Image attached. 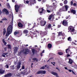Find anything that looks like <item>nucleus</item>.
<instances>
[{"label":"nucleus","instance_id":"f257e3e1","mask_svg":"<svg viewBox=\"0 0 77 77\" xmlns=\"http://www.w3.org/2000/svg\"><path fill=\"white\" fill-rule=\"evenodd\" d=\"M13 29V26L11 25H9V26L7 28V30L6 36H8L12 31V29Z\"/></svg>","mask_w":77,"mask_h":77},{"label":"nucleus","instance_id":"f03ea898","mask_svg":"<svg viewBox=\"0 0 77 77\" xmlns=\"http://www.w3.org/2000/svg\"><path fill=\"white\" fill-rule=\"evenodd\" d=\"M2 14L4 15L5 14H6V15H8L9 14V12L7 9H4L2 10Z\"/></svg>","mask_w":77,"mask_h":77},{"label":"nucleus","instance_id":"7ed1b4c3","mask_svg":"<svg viewBox=\"0 0 77 77\" xmlns=\"http://www.w3.org/2000/svg\"><path fill=\"white\" fill-rule=\"evenodd\" d=\"M23 52L24 54H28L29 53V50L28 49H24L23 50Z\"/></svg>","mask_w":77,"mask_h":77},{"label":"nucleus","instance_id":"20e7f679","mask_svg":"<svg viewBox=\"0 0 77 77\" xmlns=\"http://www.w3.org/2000/svg\"><path fill=\"white\" fill-rule=\"evenodd\" d=\"M68 29L71 32H74V29L72 28V26H70L69 27Z\"/></svg>","mask_w":77,"mask_h":77},{"label":"nucleus","instance_id":"39448f33","mask_svg":"<svg viewBox=\"0 0 77 77\" xmlns=\"http://www.w3.org/2000/svg\"><path fill=\"white\" fill-rule=\"evenodd\" d=\"M20 7V6H19L18 5H16L15 6V10L16 12H18V9H19Z\"/></svg>","mask_w":77,"mask_h":77},{"label":"nucleus","instance_id":"423d86ee","mask_svg":"<svg viewBox=\"0 0 77 77\" xmlns=\"http://www.w3.org/2000/svg\"><path fill=\"white\" fill-rule=\"evenodd\" d=\"M20 67H21V63L19 62L17 63L16 69H17V70H18V69H20Z\"/></svg>","mask_w":77,"mask_h":77},{"label":"nucleus","instance_id":"0eeeda50","mask_svg":"<svg viewBox=\"0 0 77 77\" xmlns=\"http://www.w3.org/2000/svg\"><path fill=\"white\" fill-rule=\"evenodd\" d=\"M63 26H67V25H68V23H67V22H66L65 20H64L63 21Z\"/></svg>","mask_w":77,"mask_h":77},{"label":"nucleus","instance_id":"6e6552de","mask_svg":"<svg viewBox=\"0 0 77 77\" xmlns=\"http://www.w3.org/2000/svg\"><path fill=\"white\" fill-rule=\"evenodd\" d=\"M46 24V22L45 21H41V26H44Z\"/></svg>","mask_w":77,"mask_h":77},{"label":"nucleus","instance_id":"1a4fd4ad","mask_svg":"<svg viewBox=\"0 0 77 77\" xmlns=\"http://www.w3.org/2000/svg\"><path fill=\"white\" fill-rule=\"evenodd\" d=\"M18 48L17 47H15L14 48V53H17V51H18Z\"/></svg>","mask_w":77,"mask_h":77},{"label":"nucleus","instance_id":"9d476101","mask_svg":"<svg viewBox=\"0 0 77 77\" xmlns=\"http://www.w3.org/2000/svg\"><path fill=\"white\" fill-rule=\"evenodd\" d=\"M38 11L40 14H42V12L44 11V9L42 8H40Z\"/></svg>","mask_w":77,"mask_h":77},{"label":"nucleus","instance_id":"9b49d317","mask_svg":"<svg viewBox=\"0 0 77 77\" xmlns=\"http://www.w3.org/2000/svg\"><path fill=\"white\" fill-rule=\"evenodd\" d=\"M54 18V16L52 14H51L48 17V19L49 20H50L51 18Z\"/></svg>","mask_w":77,"mask_h":77},{"label":"nucleus","instance_id":"f8f14e48","mask_svg":"<svg viewBox=\"0 0 77 77\" xmlns=\"http://www.w3.org/2000/svg\"><path fill=\"white\" fill-rule=\"evenodd\" d=\"M12 74L11 73H8V74L5 75V77H11V76H12Z\"/></svg>","mask_w":77,"mask_h":77},{"label":"nucleus","instance_id":"ddd939ff","mask_svg":"<svg viewBox=\"0 0 77 77\" xmlns=\"http://www.w3.org/2000/svg\"><path fill=\"white\" fill-rule=\"evenodd\" d=\"M5 73V70L0 69V74H4Z\"/></svg>","mask_w":77,"mask_h":77},{"label":"nucleus","instance_id":"4468645a","mask_svg":"<svg viewBox=\"0 0 77 77\" xmlns=\"http://www.w3.org/2000/svg\"><path fill=\"white\" fill-rule=\"evenodd\" d=\"M70 11L71 12H72V13H73V14H75V10H70Z\"/></svg>","mask_w":77,"mask_h":77},{"label":"nucleus","instance_id":"2eb2a0df","mask_svg":"<svg viewBox=\"0 0 77 77\" xmlns=\"http://www.w3.org/2000/svg\"><path fill=\"white\" fill-rule=\"evenodd\" d=\"M51 44H49L48 45V47L49 49H50V48H51Z\"/></svg>","mask_w":77,"mask_h":77},{"label":"nucleus","instance_id":"dca6fc26","mask_svg":"<svg viewBox=\"0 0 77 77\" xmlns=\"http://www.w3.org/2000/svg\"><path fill=\"white\" fill-rule=\"evenodd\" d=\"M51 74H53V75H58L57 73L53 72H51Z\"/></svg>","mask_w":77,"mask_h":77},{"label":"nucleus","instance_id":"f3484780","mask_svg":"<svg viewBox=\"0 0 77 77\" xmlns=\"http://www.w3.org/2000/svg\"><path fill=\"white\" fill-rule=\"evenodd\" d=\"M18 26L20 27H23V25L21 23H19L18 24Z\"/></svg>","mask_w":77,"mask_h":77},{"label":"nucleus","instance_id":"a211bd4d","mask_svg":"<svg viewBox=\"0 0 77 77\" xmlns=\"http://www.w3.org/2000/svg\"><path fill=\"white\" fill-rule=\"evenodd\" d=\"M46 73V72L45 71L41 70V74H45Z\"/></svg>","mask_w":77,"mask_h":77},{"label":"nucleus","instance_id":"6ab92c4d","mask_svg":"<svg viewBox=\"0 0 77 77\" xmlns=\"http://www.w3.org/2000/svg\"><path fill=\"white\" fill-rule=\"evenodd\" d=\"M32 51L33 54H35V53L36 52V51L35 49H32Z\"/></svg>","mask_w":77,"mask_h":77},{"label":"nucleus","instance_id":"aec40b11","mask_svg":"<svg viewBox=\"0 0 77 77\" xmlns=\"http://www.w3.org/2000/svg\"><path fill=\"white\" fill-rule=\"evenodd\" d=\"M69 63L70 64H72V60L71 59H69Z\"/></svg>","mask_w":77,"mask_h":77},{"label":"nucleus","instance_id":"412c9836","mask_svg":"<svg viewBox=\"0 0 77 77\" xmlns=\"http://www.w3.org/2000/svg\"><path fill=\"white\" fill-rule=\"evenodd\" d=\"M32 60L35 61V60L36 61V62H38V59L36 58H34L32 59Z\"/></svg>","mask_w":77,"mask_h":77},{"label":"nucleus","instance_id":"4be33fe9","mask_svg":"<svg viewBox=\"0 0 77 77\" xmlns=\"http://www.w3.org/2000/svg\"><path fill=\"white\" fill-rule=\"evenodd\" d=\"M6 29H4V31L3 32V35H5L6 34Z\"/></svg>","mask_w":77,"mask_h":77},{"label":"nucleus","instance_id":"5701e85b","mask_svg":"<svg viewBox=\"0 0 77 77\" xmlns=\"http://www.w3.org/2000/svg\"><path fill=\"white\" fill-rule=\"evenodd\" d=\"M23 32L25 34L26 33H28V31L27 30H24L23 31Z\"/></svg>","mask_w":77,"mask_h":77},{"label":"nucleus","instance_id":"b1692460","mask_svg":"<svg viewBox=\"0 0 77 77\" xmlns=\"http://www.w3.org/2000/svg\"><path fill=\"white\" fill-rule=\"evenodd\" d=\"M36 74H41V70L37 72Z\"/></svg>","mask_w":77,"mask_h":77},{"label":"nucleus","instance_id":"393cba45","mask_svg":"<svg viewBox=\"0 0 77 77\" xmlns=\"http://www.w3.org/2000/svg\"><path fill=\"white\" fill-rule=\"evenodd\" d=\"M7 8H10V5H9V3H7Z\"/></svg>","mask_w":77,"mask_h":77},{"label":"nucleus","instance_id":"a878e982","mask_svg":"<svg viewBox=\"0 0 77 77\" xmlns=\"http://www.w3.org/2000/svg\"><path fill=\"white\" fill-rule=\"evenodd\" d=\"M68 40L69 41H71V38L70 37H69L68 38Z\"/></svg>","mask_w":77,"mask_h":77},{"label":"nucleus","instance_id":"bb28decb","mask_svg":"<svg viewBox=\"0 0 77 77\" xmlns=\"http://www.w3.org/2000/svg\"><path fill=\"white\" fill-rule=\"evenodd\" d=\"M50 60H53V58L51 57L48 60V61H47V62H49V61H50Z\"/></svg>","mask_w":77,"mask_h":77},{"label":"nucleus","instance_id":"cd10ccee","mask_svg":"<svg viewBox=\"0 0 77 77\" xmlns=\"http://www.w3.org/2000/svg\"><path fill=\"white\" fill-rule=\"evenodd\" d=\"M67 1L66 0L64 1V3L65 5H66V4H67Z\"/></svg>","mask_w":77,"mask_h":77},{"label":"nucleus","instance_id":"c85d7f7f","mask_svg":"<svg viewBox=\"0 0 77 77\" xmlns=\"http://www.w3.org/2000/svg\"><path fill=\"white\" fill-rule=\"evenodd\" d=\"M3 42L4 44V45H6V44H7V43L6 42H5V41L3 40Z\"/></svg>","mask_w":77,"mask_h":77},{"label":"nucleus","instance_id":"c756f323","mask_svg":"<svg viewBox=\"0 0 77 77\" xmlns=\"http://www.w3.org/2000/svg\"><path fill=\"white\" fill-rule=\"evenodd\" d=\"M2 20H5V21H7V20H8V19H7L6 18H5L4 17L2 19Z\"/></svg>","mask_w":77,"mask_h":77},{"label":"nucleus","instance_id":"7c9ffc66","mask_svg":"<svg viewBox=\"0 0 77 77\" xmlns=\"http://www.w3.org/2000/svg\"><path fill=\"white\" fill-rule=\"evenodd\" d=\"M5 66V68H9V66H8V65H6Z\"/></svg>","mask_w":77,"mask_h":77},{"label":"nucleus","instance_id":"2f4dec72","mask_svg":"<svg viewBox=\"0 0 77 77\" xmlns=\"http://www.w3.org/2000/svg\"><path fill=\"white\" fill-rule=\"evenodd\" d=\"M27 72V70L26 69H25L24 70V74H25V73H26Z\"/></svg>","mask_w":77,"mask_h":77},{"label":"nucleus","instance_id":"473e14b6","mask_svg":"<svg viewBox=\"0 0 77 77\" xmlns=\"http://www.w3.org/2000/svg\"><path fill=\"white\" fill-rule=\"evenodd\" d=\"M13 18H14L12 16V20H11V23H12V24H13Z\"/></svg>","mask_w":77,"mask_h":77},{"label":"nucleus","instance_id":"72a5a7b5","mask_svg":"<svg viewBox=\"0 0 77 77\" xmlns=\"http://www.w3.org/2000/svg\"><path fill=\"white\" fill-rule=\"evenodd\" d=\"M62 35V32H59L58 33V35L59 36H60Z\"/></svg>","mask_w":77,"mask_h":77},{"label":"nucleus","instance_id":"f704fd0d","mask_svg":"<svg viewBox=\"0 0 77 77\" xmlns=\"http://www.w3.org/2000/svg\"><path fill=\"white\" fill-rule=\"evenodd\" d=\"M45 69V66H43L40 68V69Z\"/></svg>","mask_w":77,"mask_h":77},{"label":"nucleus","instance_id":"c9c22d12","mask_svg":"<svg viewBox=\"0 0 77 77\" xmlns=\"http://www.w3.org/2000/svg\"><path fill=\"white\" fill-rule=\"evenodd\" d=\"M11 45H8V47L9 48H11Z\"/></svg>","mask_w":77,"mask_h":77},{"label":"nucleus","instance_id":"e433bc0d","mask_svg":"<svg viewBox=\"0 0 77 77\" xmlns=\"http://www.w3.org/2000/svg\"><path fill=\"white\" fill-rule=\"evenodd\" d=\"M58 54H59V55H62V53L61 52H60L58 53Z\"/></svg>","mask_w":77,"mask_h":77},{"label":"nucleus","instance_id":"4c0bfd02","mask_svg":"<svg viewBox=\"0 0 77 77\" xmlns=\"http://www.w3.org/2000/svg\"><path fill=\"white\" fill-rule=\"evenodd\" d=\"M51 24H49L48 26V28H50V27H51Z\"/></svg>","mask_w":77,"mask_h":77},{"label":"nucleus","instance_id":"58836bf2","mask_svg":"<svg viewBox=\"0 0 77 77\" xmlns=\"http://www.w3.org/2000/svg\"><path fill=\"white\" fill-rule=\"evenodd\" d=\"M14 35H17L18 34V32H15L14 33Z\"/></svg>","mask_w":77,"mask_h":77},{"label":"nucleus","instance_id":"ea45409f","mask_svg":"<svg viewBox=\"0 0 77 77\" xmlns=\"http://www.w3.org/2000/svg\"><path fill=\"white\" fill-rule=\"evenodd\" d=\"M65 8H66V10H68V7L66 5L65 6Z\"/></svg>","mask_w":77,"mask_h":77},{"label":"nucleus","instance_id":"a19ab883","mask_svg":"<svg viewBox=\"0 0 77 77\" xmlns=\"http://www.w3.org/2000/svg\"><path fill=\"white\" fill-rule=\"evenodd\" d=\"M71 5H73V2L72 1H71Z\"/></svg>","mask_w":77,"mask_h":77},{"label":"nucleus","instance_id":"79ce46f5","mask_svg":"<svg viewBox=\"0 0 77 77\" xmlns=\"http://www.w3.org/2000/svg\"><path fill=\"white\" fill-rule=\"evenodd\" d=\"M22 69H24V66H22Z\"/></svg>","mask_w":77,"mask_h":77},{"label":"nucleus","instance_id":"37998d69","mask_svg":"<svg viewBox=\"0 0 77 77\" xmlns=\"http://www.w3.org/2000/svg\"><path fill=\"white\" fill-rule=\"evenodd\" d=\"M56 69H57V70H58V71H60V69H59V68H58L56 67Z\"/></svg>","mask_w":77,"mask_h":77},{"label":"nucleus","instance_id":"c03bdc74","mask_svg":"<svg viewBox=\"0 0 77 77\" xmlns=\"http://www.w3.org/2000/svg\"><path fill=\"white\" fill-rule=\"evenodd\" d=\"M2 56H3V57H5V54H2Z\"/></svg>","mask_w":77,"mask_h":77},{"label":"nucleus","instance_id":"a18cd8bd","mask_svg":"<svg viewBox=\"0 0 77 77\" xmlns=\"http://www.w3.org/2000/svg\"><path fill=\"white\" fill-rule=\"evenodd\" d=\"M61 26L60 25H58V28H59V27H60Z\"/></svg>","mask_w":77,"mask_h":77},{"label":"nucleus","instance_id":"49530a36","mask_svg":"<svg viewBox=\"0 0 77 77\" xmlns=\"http://www.w3.org/2000/svg\"><path fill=\"white\" fill-rule=\"evenodd\" d=\"M26 3L28 4V3H29V2L28 1H26Z\"/></svg>","mask_w":77,"mask_h":77},{"label":"nucleus","instance_id":"de8ad7c7","mask_svg":"<svg viewBox=\"0 0 77 77\" xmlns=\"http://www.w3.org/2000/svg\"><path fill=\"white\" fill-rule=\"evenodd\" d=\"M8 54V53H4V54L5 55H7V54Z\"/></svg>","mask_w":77,"mask_h":77},{"label":"nucleus","instance_id":"09e8293b","mask_svg":"<svg viewBox=\"0 0 77 77\" xmlns=\"http://www.w3.org/2000/svg\"><path fill=\"white\" fill-rule=\"evenodd\" d=\"M67 70H68V71H69V72H71V71H72L71 69L69 70L68 69H67Z\"/></svg>","mask_w":77,"mask_h":77},{"label":"nucleus","instance_id":"8fccbe9b","mask_svg":"<svg viewBox=\"0 0 77 77\" xmlns=\"http://www.w3.org/2000/svg\"><path fill=\"white\" fill-rule=\"evenodd\" d=\"M51 64H53V63H54V64H55L56 63L54 62L53 63L51 62Z\"/></svg>","mask_w":77,"mask_h":77},{"label":"nucleus","instance_id":"3c124183","mask_svg":"<svg viewBox=\"0 0 77 77\" xmlns=\"http://www.w3.org/2000/svg\"><path fill=\"white\" fill-rule=\"evenodd\" d=\"M67 50H68V49H67L66 50V53H67Z\"/></svg>","mask_w":77,"mask_h":77},{"label":"nucleus","instance_id":"603ef678","mask_svg":"<svg viewBox=\"0 0 77 77\" xmlns=\"http://www.w3.org/2000/svg\"><path fill=\"white\" fill-rule=\"evenodd\" d=\"M47 12H50V11L48 10H47Z\"/></svg>","mask_w":77,"mask_h":77},{"label":"nucleus","instance_id":"864d4df0","mask_svg":"<svg viewBox=\"0 0 77 77\" xmlns=\"http://www.w3.org/2000/svg\"><path fill=\"white\" fill-rule=\"evenodd\" d=\"M21 74H24V73H23V72H21Z\"/></svg>","mask_w":77,"mask_h":77},{"label":"nucleus","instance_id":"5fc2aeb1","mask_svg":"<svg viewBox=\"0 0 77 77\" xmlns=\"http://www.w3.org/2000/svg\"><path fill=\"white\" fill-rule=\"evenodd\" d=\"M64 68L65 69H68V68L67 67H64Z\"/></svg>","mask_w":77,"mask_h":77},{"label":"nucleus","instance_id":"6e6d98bb","mask_svg":"<svg viewBox=\"0 0 77 77\" xmlns=\"http://www.w3.org/2000/svg\"><path fill=\"white\" fill-rule=\"evenodd\" d=\"M72 73H73V74H75V73L74 72V71L72 70Z\"/></svg>","mask_w":77,"mask_h":77},{"label":"nucleus","instance_id":"4d7b16f0","mask_svg":"<svg viewBox=\"0 0 77 77\" xmlns=\"http://www.w3.org/2000/svg\"><path fill=\"white\" fill-rule=\"evenodd\" d=\"M6 49H7V48L6 47H5L4 48V50H5V51H6Z\"/></svg>","mask_w":77,"mask_h":77},{"label":"nucleus","instance_id":"13d9d810","mask_svg":"<svg viewBox=\"0 0 77 77\" xmlns=\"http://www.w3.org/2000/svg\"><path fill=\"white\" fill-rule=\"evenodd\" d=\"M73 6H76V3H74L73 4Z\"/></svg>","mask_w":77,"mask_h":77},{"label":"nucleus","instance_id":"bf43d9fd","mask_svg":"<svg viewBox=\"0 0 77 77\" xmlns=\"http://www.w3.org/2000/svg\"><path fill=\"white\" fill-rule=\"evenodd\" d=\"M12 2H15V0H12Z\"/></svg>","mask_w":77,"mask_h":77},{"label":"nucleus","instance_id":"052dcab7","mask_svg":"<svg viewBox=\"0 0 77 77\" xmlns=\"http://www.w3.org/2000/svg\"><path fill=\"white\" fill-rule=\"evenodd\" d=\"M53 6H54V7H55V8H56V5H53Z\"/></svg>","mask_w":77,"mask_h":77},{"label":"nucleus","instance_id":"680f3d73","mask_svg":"<svg viewBox=\"0 0 77 77\" xmlns=\"http://www.w3.org/2000/svg\"><path fill=\"white\" fill-rule=\"evenodd\" d=\"M42 53H41V56H42Z\"/></svg>","mask_w":77,"mask_h":77},{"label":"nucleus","instance_id":"e2e57ef3","mask_svg":"<svg viewBox=\"0 0 77 77\" xmlns=\"http://www.w3.org/2000/svg\"><path fill=\"white\" fill-rule=\"evenodd\" d=\"M60 6H62V5H63L62 4V3L60 4Z\"/></svg>","mask_w":77,"mask_h":77},{"label":"nucleus","instance_id":"0e129e2a","mask_svg":"<svg viewBox=\"0 0 77 77\" xmlns=\"http://www.w3.org/2000/svg\"><path fill=\"white\" fill-rule=\"evenodd\" d=\"M44 53V50H43L42 52V53Z\"/></svg>","mask_w":77,"mask_h":77},{"label":"nucleus","instance_id":"69168bd1","mask_svg":"<svg viewBox=\"0 0 77 77\" xmlns=\"http://www.w3.org/2000/svg\"><path fill=\"white\" fill-rule=\"evenodd\" d=\"M2 11H0V14L1 15V14H2Z\"/></svg>","mask_w":77,"mask_h":77},{"label":"nucleus","instance_id":"338daca9","mask_svg":"<svg viewBox=\"0 0 77 77\" xmlns=\"http://www.w3.org/2000/svg\"><path fill=\"white\" fill-rule=\"evenodd\" d=\"M33 63H32L31 64V67H32V65H33Z\"/></svg>","mask_w":77,"mask_h":77},{"label":"nucleus","instance_id":"774afa93","mask_svg":"<svg viewBox=\"0 0 77 77\" xmlns=\"http://www.w3.org/2000/svg\"><path fill=\"white\" fill-rule=\"evenodd\" d=\"M70 55H69V54H67V56H68V57H69V56Z\"/></svg>","mask_w":77,"mask_h":77}]
</instances>
